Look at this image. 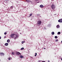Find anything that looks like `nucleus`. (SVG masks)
Returning <instances> with one entry per match:
<instances>
[{"label":"nucleus","instance_id":"f257e3e1","mask_svg":"<svg viewBox=\"0 0 62 62\" xmlns=\"http://www.w3.org/2000/svg\"><path fill=\"white\" fill-rule=\"evenodd\" d=\"M51 8L53 10H54L55 8V5L52 4L51 6Z\"/></svg>","mask_w":62,"mask_h":62},{"label":"nucleus","instance_id":"f03ea898","mask_svg":"<svg viewBox=\"0 0 62 62\" xmlns=\"http://www.w3.org/2000/svg\"><path fill=\"white\" fill-rule=\"evenodd\" d=\"M41 21L40 20L39 21L37 22V24L38 25H40V24H41Z\"/></svg>","mask_w":62,"mask_h":62},{"label":"nucleus","instance_id":"7ed1b4c3","mask_svg":"<svg viewBox=\"0 0 62 62\" xmlns=\"http://www.w3.org/2000/svg\"><path fill=\"white\" fill-rule=\"evenodd\" d=\"M14 35H15V34H12L10 35L11 38H14Z\"/></svg>","mask_w":62,"mask_h":62},{"label":"nucleus","instance_id":"20e7f679","mask_svg":"<svg viewBox=\"0 0 62 62\" xmlns=\"http://www.w3.org/2000/svg\"><path fill=\"white\" fill-rule=\"evenodd\" d=\"M16 54H17V55H21V54L18 52H16Z\"/></svg>","mask_w":62,"mask_h":62},{"label":"nucleus","instance_id":"39448f33","mask_svg":"<svg viewBox=\"0 0 62 62\" xmlns=\"http://www.w3.org/2000/svg\"><path fill=\"white\" fill-rule=\"evenodd\" d=\"M58 22L59 23H62V19H60L58 20Z\"/></svg>","mask_w":62,"mask_h":62},{"label":"nucleus","instance_id":"423d86ee","mask_svg":"<svg viewBox=\"0 0 62 62\" xmlns=\"http://www.w3.org/2000/svg\"><path fill=\"white\" fill-rule=\"evenodd\" d=\"M25 1H26V2H28V3L30 2L31 3V2H31V1L30 0H25Z\"/></svg>","mask_w":62,"mask_h":62},{"label":"nucleus","instance_id":"0eeeda50","mask_svg":"<svg viewBox=\"0 0 62 62\" xmlns=\"http://www.w3.org/2000/svg\"><path fill=\"white\" fill-rule=\"evenodd\" d=\"M44 7V6L42 5H40V8H43V7Z\"/></svg>","mask_w":62,"mask_h":62},{"label":"nucleus","instance_id":"6e6552de","mask_svg":"<svg viewBox=\"0 0 62 62\" xmlns=\"http://www.w3.org/2000/svg\"><path fill=\"white\" fill-rule=\"evenodd\" d=\"M20 57L21 58H23V56L22 55H21L20 56Z\"/></svg>","mask_w":62,"mask_h":62},{"label":"nucleus","instance_id":"1a4fd4ad","mask_svg":"<svg viewBox=\"0 0 62 62\" xmlns=\"http://www.w3.org/2000/svg\"><path fill=\"white\" fill-rule=\"evenodd\" d=\"M8 43H5V46H8Z\"/></svg>","mask_w":62,"mask_h":62},{"label":"nucleus","instance_id":"9d476101","mask_svg":"<svg viewBox=\"0 0 62 62\" xmlns=\"http://www.w3.org/2000/svg\"><path fill=\"white\" fill-rule=\"evenodd\" d=\"M56 27L57 28H59L60 27V26L59 25H58L56 26Z\"/></svg>","mask_w":62,"mask_h":62},{"label":"nucleus","instance_id":"9b49d317","mask_svg":"<svg viewBox=\"0 0 62 62\" xmlns=\"http://www.w3.org/2000/svg\"><path fill=\"white\" fill-rule=\"evenodd\" d=\"M0 54L1 55H4V54L3 53H0Z\"/></svg>","mask_w":62,"mask_h":62},{"label":"nucleus","instance_id":"f8f14e48","mask_svg":"<svg viewBox=\"0 0 62 62\" xmlns=\"http://www.w3.org/2000/svg\"><path fill=\"white\" fill-rule=\"evenodd\" d=\"M7 42L9 43V42H10V40H9V39H8L7 40Z\"/></svg>","mask_w":62,"mask_h":62},{"label":"nucleus","instance_id":"ddd939ff","mask_svg":"<svg viewBox=\"0 0 62 62\" xmlns=\"http://www.w3.org/2000/svg\"><path fill=\"white\" fill-rule=\"evenodd\" d=\"M18 36H17V35H16V37H15L14 38L15 39H16V38H18Z\"/></svg>","mask_w":62,"mask_h":62},{"label":"nucleus","instance_id":"4468645a","mask_svg":"<svg viewBox=\"0 0 62 62\" xmlns=\"http://www.w3.org/2000/svg\"><path fill=\"white\" fill-rule=\"evenodd\" d=\"M61 33L60 32H59L57 33V34H58V35H60V34Z\"/></svg>","mask_w":62,"mask_h":62},{"label":"nucleus","instance_id":"2eb2a0df","mask_svg":"<svg viewBox=\"0 0 62 62\" xmlns=\"http://www.w3.org/2000/svg\"><path fill=\"white\" fill-rule=\"evenodd\" d=\"M52 35H54V32H52Z\"/></svg>","mask_w":62,"mask_h":62},{"label":"nucleus","instance_id":"dca6fc26","mask_svg":"<svg viewBox=\"0 0 62 62\" xmlns=\"http://www.w3.org/2000/svg\"><path fill=\"white\" fill-rule=\"evenodd\" d=\"M24 48L23 47L21 49V50H24Z\"/></svg>","mask_w":62,"mask_h":62},{"label":"nucleus","instance_id":"f3484780","mask_svg":"<svg viewBox=\"0 0 62 62\" xmlns=\"http://www.w3.org/2000/svg\"><path fill=\"white\" fill-rule=\"evenodd\" d=\"M12 55H14V52H12Z\"/></svg>","mask_w":62,"mask_h":62},{"label":"nucleus","instance_id":"a211bd4d","mask_svg":"<svg viewBox=\"0 0 62 62\" xmlns=\"http://www.w3.org/2000/svg\"><path fill=\"white\" fill-rule=\"evenodd\" d=\"M55 42H57V41H58V39L56 40H55Z\"/></svg>","mask_w":62,"mask_h":62},{"label":"nucleus","instance_id":"6ab92c4d","mask_svg":"<svg viewBox=\"0 0 62 62\" xmlns=\"http://www.w3.org/2000/svg\"><path fill=\"white\" fill-rule=\"evenodd\" d=\"M24 41H22V44H23V43H24Z\"/></svg>","mask_w":62,"mask_h":62},{"label":"nucleus","instance_id":"aec40b11","mask_svg":"<svg viewBox=\"0 0 62 62\" xmlns=\"http://www.w3.org/2000/svg\"><path fill=\"white\" fill-rule=\"evenodd\" d=\"M58 38V37H57V36H55V39H57V38Z\"/></svg>","mask_w":62,"mask_h":62},{"label":"nucleus","instance_id":"412c9836","mask_svg":"<svg viewBox=\"0 0 62 62\" xmlns=\"http://www.w3.org/2000/svg\"><path fill=\"white\" fill-rule=\"evenodd\" d=\"M37 53H35V56H37Z\"/></svg>","mask_w":62,"mask_h":62},{"label":"nucleus","instance_id":"4be33fe9","mask_svg":"<svg viewBox=\"0 0 62 62\" xmlns=\"http://www.w3.org/2000/svg\"><path fill=\"white\" fill-rule=\"evenodd\" d=\"M13 8V6H12L10 8L11 9H12Z\"/></svg>","mask_w":62,"mask_h":62},{"label":"nucleus","instance_id":"5701e85b","mask_svg":"<svg viewBox=\"0 0 62 62\" xmlns=\"http://www.w3.org/2000/svg\"><path fill=\"white\" fill-rule=\"evenodd\" d=\"M32 15V14H30V16H31Z\"/></svg>","mask_w":62,"mask_h":62},{"label":"nucleus","instance_id":"b1692460","mask_svg":"<svg viewBox=\"0 0 62 62\" xmlns=\"http://www.w3.org/2000/svg\"><path fill=\"white\" fill-rule=\"evenodd\" d=\"M4 35H6V34H7V33H6V32H4Z\"/></svg>","mask_w":62,"mask_h":62},{"label":"nucleus","instance_id":"393cba45","mask_svg":"<svg viewBox=\"0 0 62 62\" xmlns=\"http://www.w3.org/2000/svg\"><path fill=\"white\" fill-rule=\"evenodd\" d=\"M8 60H10L11 59H10V58H8Z\"/></svg>","mask_w":62,"mask_h":62},{"label":"nucleus","instance_id":"a878e982","mask_svg":"<svg viewBox=\"0 0 62 62\" xmlns=\"http://www.w3.org/2000/svg\"><path fill=\"white\" fill-rule=\"evenodd\" d=\"M0 39H1V37H0Z\"/></svg>","mask_w":62,"mask_h":62},{"label":"nucleus","instance_id":"bb28decb","mask_svg":"<svg viewBox=\"0 0 62 62\" xmlns=\"http://www.w3.org/2000/svg\"><path fill=\"white\" fill-rule=\"evenodd\" d=\"M48 62H50V61H48Z\"/></svg>","mask_w":62,"mask_h":62},{"label":"nucleus","instance_id":"cd10ccee","mask_svg":"<svg viewBox=\"0 0 62 62\" xmlns=\"http://www.w3.org/2000/svg\"><path fill=\"white\" fill-rule=\"evenodd\" d=\"M44 49L45 50V49H46V48H44Z\"/></svg>","mask_w":62,"mask_h":62},{"label":"nucleus","instance_id":"c85d7f7f","mask_svg":"<svg viewBox=\"0 0 62 62\" xmlns=\"http://www.w3.org/2000/svg\"><path fill=\"white\" fill-rule=\"evenodd\" d=\"M4 38H6V36H5L4 37Z\"/></svg>","mask_w":62,"mask_h":62},{"label":"nucleus","instance_id":"c756f323","mask_svg":"<svg viewBox=\"0 0 62 62\" xmlns=\"http://www.w3.org/2000/svg\"><path fill=\"white\" fill-rule=\"evenodd\" d=\"M31 57V58H32V57Z\"/></svg>","mask_w":62,"mask_h":62},{"label":"nucleus","instance_id":"7c9ffc66","mask_svg":"<svg viewBox=\"0 0 62 62\" xmlns=\"http://www.w3.org/2000/svg\"><path fill=\"white\" fill-rule=\"evenodd\" d=\"M39 61V62H40V61Z\"/></svg>","mask_w":62,"mask_h":62},{"label":"nucleus","instance_id":"2f4dec72","mask_svg":"<svg viewBox=\"0 0 62 62\" xmlns=\"http://www.w3.org/2000/svg\"><path fill=\"white\" fill-rule=\"evenodd\" d=\"M42 62H45V61H43Z\"/></svg>","mask_w":62,"mask_h":62},{"label":"nucleus","instance_id":"473e14b6","mask_svg":"<svg viewBox=\"0 0 62 62\" xmlns=\"http://www.w3.org/2000/svg\"><path fill=\"white\" fill-rule=\"evenodd\" d=\"M61 60H62V58H61Z\"/></svg>","mask_w":62,"mask_h":62},{"label":"nucleus","instance_id":"72a5a7b5","mask_svg":"<svg viewBox=\"0 0 62 62\" xmlns=\"http://www.w3.org/2000/svg\"><path fill=\"white\" fill-rule=\"evenodd\" d=\"M5 0L6 1H7V0Z\"/></svg>","mask_w":62,"mask_h":62},{"label":"nucleus","instance_id":"f704fd0d","mask_svg":"<svg viewBox=\"0 0 62 62\" xmlns=\"http://www.w3.org/2000/svg\"><path fill=\"white\" fill-rule=\"evenodd\" d=\"M1 61V60L0 59V61Z\"/></svg>","mask_w":62,"mask_h":62}]
</instances>
